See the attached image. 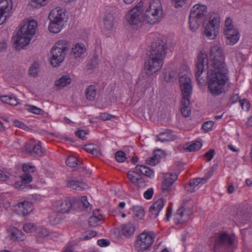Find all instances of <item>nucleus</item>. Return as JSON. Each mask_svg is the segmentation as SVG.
I'll return each instance as SVG.
<instances>
[{
	"label": "nucleus",
	"instance_id": "f257e3e1",
	"mask_svg": "<svg viewBox=\"0 0 252 252\" xmlns=\"http://www.w3.org/2000/svg\"><path fill=\"white\" fill-rule=\"evenodd\" d=\"M208 56L205 52H200L195 64V77L199 83L208 79V91L213 96H219L225 93V86L229 80L228 70L209 69Z\"/></svg>",
	"mask_w": 252,
	"mask_h": 252
},
{
	"label": "nucleus",
	"instance_id": "f03ea898",
	"mask_svg": "<svg viewBox=\"0 0 252 252\" xmlns=\"http://www.w3.org/2000/svg\"><path fill=\"white\" fill-rule=\"evenodd\" d=\"M37 25L34 20L23 23L15 37L14 44L17 50H20L30 43L35 34Z\"/></svg>",
	"mask_w": 252,
	"mask_h": 252
},
{
	"label": "nucleus",
	"instance_id": "7ed1b4c3",
	"mask_svg": "<svg viewBox=\"0 0 252 252\" xmlns=\"http://www.w3.org/2000/svg\"><path fill=\"white\" fill-rule=\"evenodd\" d=\"M145 21L150 24L160 22L163 17L162 6L160 0H151L145 7Z\"/></svg>",
	"mask_w": 252,
	"mask_h": 252
},
{
	"label": "nucleus",
	"instance_id": "20e7f679",
	"mask_svg": "<svg viewBox=\"0 0 252 252\" xmlns=\"http://www.w3.org/2000/svg\"><path fill=\"white\" fill-rule=\"evenodd\" d=\"M220 19L218 13H209V20L203 24V35L209 39H215L220 31Z\"/></svg>",
	"mask_w": 252,
	"mask_h": 252
},
{
	"label": "nucleus",
	"instance_id": "39448f33",
	"mask_svg": "<svg viewBox=\"0 0 252 252\" xmlns=\"http://www.w3.org/2000/svg\"><path fill=\"white\" fill-rule=\"evenodd\" d=\"M68 49V42L66 40L59 41L54 45L51 51L50 63L53 67L59 66L64 61Z\"/></svg>",
	"mask_w": 252,
	"mask_h": 252
},
{
	"label": "nucleus",
	"instance_id": "423d86ee",
	"mask_svg": "<svg viewBox=\"0 0 252 252\" xmlns=\"http://www.w3.org/2000/svg\"><path fill=\"white\" fill-rule=\"evenodd\" d=\"M207 10V7L204 4H197L192 7L189 21L190 29L192 31H195L198 29Z\"/></svg>",
	"mask_w": 252,
	"mask_h": 252
},
{
	"label": "nucleus",
	"instance_id": "0eeeda50",
	"mask_svg": "<svg viewBox=\"0 0 252 252\" xmlns=\"http://www.w3.org/2000/svg\"><path fill=\"white\" fill-rule=\"evenodd\" d=\"M211 64L209 69L227 68L223 50L220 44H214L210 48Z\"/></svg>",
	"mask_w": 252,
	"mask_h": 252
},
{
	"label": "nucleus",
	"instance_id": "6e6552de",
	"mask_svg": "<svg viewBox=\"0 0 252 252\" xmlns=\"http://www.w3.org/2000/svg\"><path fill=\"white\" fill-rule=\"evenodd\" d=\"M156 235L153 232H143L140 234L136 238L134 247L138 252H143L148 250L152 245L155 239Z\"/></svg>",
	"mask_w": 252,
	"mask_h": 252
},
{
	"label": "nucleus",
	"instance_id": "1a4fd4ad",
	"mask_svg": "<svg viewBox=\"0 0 252 252\" xmlns=\"http://www.w3.org/2000/svg\"><path fill=\"white\" fill-rule=\"evenodd\" d=\"M143 3L140 1L126 14L127 23L130 25L138 26L141 24L145 20L144 15L143 14Z\"/></svg>",
	"mask_w": 252,
	"mask_h": 252
},
{
	"label": "nucleus",
	"instance_id": "9d476101",
	"mask_svg": "<svg viewBox=\"0 0 252 252\" xmlns=\"http://www.w3.org/2000/svg\"><path fill=\"white\" fill-rule=\"evenodd\" d=\"M167 49V45L165 42L158 39L152 43L149 56L163 62Z\"/></svg>",
	"mask_w": 252,
	"mask_h": 252
},
{
	"label": "nucleus",
	"instance_id": "9b49d317",
	"mask_svg": "<svg viewBox=\"0 0 252 252\" xmlns=\"http://www.w3.org/2000/svg\"><path fill=\"white\" fill-rule=\"evenodd\" d=\"M233 239L226 233H220L215 240L214 251L216 252L225 251L232 246Z\"/></svg>",
	"mask_w": 252,
	"mask_h": 252
},
{
	"label": "nucleus",
	"instance_id": "f8f14e48",
	"mask_svg": "<svg viewBox=\"0 0 252 252\" xmlns=\"http://www.w3.org/2000/svg\"><path fill=\"white\" fill-rule=\"evenodd\" d=\"M163 64V62L160 60L149 56V58L145 62L144 69L146 75L149 77L158 72Z\"/></svg>",
	"mask_w": 252,
	"mask_h": 252
},
{
	"label": "nucleus",
	"instance_id": "ddd939ff",
	"mask_svg": "<svg viewBox=\"0 0 252 252\" xmlns=\"http://www.w3.org/2000/svg\"><path fill=\"white\" fill-rule=\"evenodd\" d=\"M179 82L182 93V99H188L190 100L192 86L189 76L187 74L181 75L179 79Z\"/></svg>",
	"mask_w": 252,
	"mask_h": 252
},
{
	"label": "nucleus",
	"instance_id": "4468645a",
	"mask_svg": "<svg viewBox=\"0 0 252 252\" xmlns=\"http://www.w3.org/2000/svg\"><path fill=\"white\" fill-rule=\"evenodd\" d=\"M13 5L12 0L0 1V25L3 24L11 16L13 12Z\"/></svg>",
	"mask_w": 252,
	"mask_h": 252
},
{
	"label": "nucleus",
	"instance_id": "2eb2a0df",
	"mask_svg": "<svg viewBox=\"0 0 252 252\" xmlns=\"http://www.w3.org/2000/svg\"><path fill=\"white\" fill-rule=\"evenodd\" d=\"M191 207H187L186 205L180 208L174 215V220L176 224H183L188 220L192 214Z\"/></svg>",
	"mask_w": 252,
	"mask_h": 252
},
{
	"label": "nucleus",
	"instance_id": "dca6fc26",
	"mask_svg": "<svg viewBox=\"0 0 252 252\" xmlns=\"http://www.w3.org/2000/svg\"><path fill=\"white\" fill-rule=\"evenodd\" d=\"M178 178L175 173H166L163 174L161 189L163 192L168 193L172 191V186Z\"/></svg>",
	"mask_w": 252,
	"mask_h": 252
},
{
	"label": "nucleus",
	"instance_id": "f3484780",
	"mask_svg": "<svg viewBox=\"0 0 252 252\" xmlns=\"http://www.w3.org/2000/svg\"><path fill=\"white\" fill-rule=\"evenodd\" d=\"M24 150L30 155H35L38 156H42L45 154V150L43 148L39 142L35 143L34 141L27 142L24 147Z\"/></svg>",
	"mask_w": 252,
	"mask_h": 252
},
{
	"label": "nucleus",
	"instance_id": "a211bd4d",
	"mask_svg": "<svg viewBox=\"0 0 252 252\" xmlns=\"http://www.w3.org/2000/svg\"><path fill=\"white\" fill-rule=\"evenodd\" d=\"M72 207L71 202L67 200H60L53 202V209L55 211L61 214L68 213Z\"/></svg>",
	"mask_w": 252,
	"mask_h": 252
},
{
	"label": "nucleus",
	"instance_id": "6ab92c4d",
	"mask_svg": "<svg viewBox=\"0 0 252 252\" xmlns=\"http://www.w3.org/2000/svg\"><path fill=\"white\" fill-rule=\"evenodd\" d=\"M165 201L162 198H159L154 202L149 209V217L155 219L164 205Z\"/></svg>",
	"mask_w": 252,
	"mask_h": 252
},
{
	"label": "nucleus",
	"instance_id": "aec40b11",
	"mask_svg": "<svg viewBox=\"0 0 252 252\" xmlns=\"http://www.w3.org/2000/svg\"><path fill=\"white\" fill-rule=\"evenodd\" d=\"M224 34L226 36V43L228 45H233L239 40V33L235 28L224 30Z\"/></svg>",
	"mask_w": 252,
	"mask_h": 252
},
{
	"label": "nucleus",
	"instance_id": "412c9836",
	"mask_svg": "<svg viewBox=\"0 0 252 252\" xmlns=\"http://www.w3.org/2000/svg\"><path fill=\"white\" fill-rule=\"evenodd\" d=\"M49 18L51 20L63 24V21L65 19L64 10L59 7L55 8L50 12Z\"/></svg>",
	"mask_w": 252,
	"mask_h": 252
},
{
	"label": "nucleus",
	"instance_id": "4be33fe9",
	"mask_svg": "<svg viewBox=\"0 0 252 252\" xmlns=\"http://www.w3.org/2000/svg\"><path fill=\"white\" fill-rule=\"evenodd\" d=\"M15 207L18 213L22 216L28 215L33 209L32 203L28 201L18 203Z\"/></svg>",
	"mask_w": 252,
	"mask_h": 252
},
{
	"label": "nucleus",
	"instance_id": "5701e85b",
	"mask_svg": "<svg viewBox=\"0 0 252 252\" xmlns=\"http://www.w3.org/2000/svg\"><path fill=\"white\" fill-rule=\"evenodd\" d=\"M10 239L14 241H23L26 239L25 234L21 230L12 227L8 230Z\"/></svg>",
	"mask_w": 252,
	"mask_h": 252
},
{
	"label": "nucleus",
	"instance_id": "b1692460",
	"mask_svg": "<svg viewBox=\"0 0 252 252\" xmlns=\"http://www.w3.org/2000/svg\"><path fill=\"white\" fill-rule=\"evenodd\" d=\"M103 220V216L99 210H95L92 216L89 219V224L90 226L95 227L101 223Z\"/></svg>",
	"mask_w": 252,
	"mask_h": 252
},
{
	"label": "nucleus",
	"instance_id": "393cba45",
	"mask_svg": "<svg viewBox=\"0 0 252 252\" xmlns=\"http://www.w3.org/2000/svg\"><path fill=\"white\" fill-rule=\"evenodd\" d=\"M138 171H129L127 173V176L129 180L135 186L139 187V184L144 183L143 179L137 172Z\"/></svg>",
	"mask_w": 252,
	"mask_h": 252
},
{
	"label": "nucleus",
	"instance_id": "a878e982",
	"mask_svg": "<svg viewBox=\"0 0 252 252\" xmlns=\"http://www.w3.org/2000/svg\"><path fill=\"white\" fill-rule=\"evenodd\" d=\"M86 52V48L83 43H76L71 48V54L75 58H82Z\"/></svg>",
	"mask_w": 252,
	"mask_h": 252
},
{
	"label": "nucleus",
	"instance_id": "bb28decb",
	"mask_svg": "<svg viewBox=\"0 0 252 252\" xmlns=\"http://www.w3.org/2000/svg\"><path fill=\"white\" fill-rule=\"evenodd\" d=\"M67 186L73 189L79 191L86 189L88 188V185L85 183L74 180L67 181Z\"/></svg>",
	"mask_w": 252,
	"mask_h": 252
},
{
	"label": "nucleus",
	"instance_id": "cd10ccee",
	"mask_svg": "<svg viewBox=\"0 0 252 252\" xmlns=\"http://www.w3.org/2000/svg\"><path fill=\"white\" fill-rule=\"evenodd\" d=\"M181 112L185 117H188L191 114L190 100L188 99H182L181 103Z\"/></svg>",
	"mask_w": 252,
	"mask_h": 252
},
{
	"label": "nucleus",
	"instance_id": "c85d7f7f",
	"mask_svg": "<svg viewBox=\"0 0 252 252\" xmlns=\"http://www.w3.org/2000/svg\"><path fill=\"white\" fill-rule=\"evenodd\" d=\"M96 95V87L94 85H90L85 90V96L89 101L94 100Z\"/></svg>",
	"mask_w": 252,
	"mask_h": 252
},
{
	"label": "nucleus",
	"instance_id": "c756f323",
	"mask_svg": "<svg viewBox=\"0 0 252 252\" xmlns=\"http://www.w3.org/2000/svg\"><path fill=\"white\" fill-rule=\"evenodd\" d=\"M84 149L88 153H90L96 156H99L100 154V147L98 145L93 143L85 145Z\"/></svg>",
	"mask_w": 252,
	"mask_h": 252
},
{
	"label": "nucleus",
	"instance_id": "7c9ffc66",
	"mask_svg": "<svg viewBox=\"0 0 252 252\" xmlns=\"http://www.w3.org/2000/svg\"><path fill=\"white\" fill-rule=\"evenodd\" d=\"M202 146L199 141H192L187 143L184 146V149L187 152H194L199 150Z\"/></svg>",
	"mask_w": 252,
	"mask_h": 252
},
{
	"label": "nucleus",
	"instance_id": "2f4dec72",
	"mask_svg": "<svg viewBox=\"0 0 252 252\" xmlns=\"http://www.w3.org/2000/svg\"><path fill=\"white\" fill-rule=\"evenodd\" d=\"M71 83V78L68 75H64L55 82V85L58 89H61L68 85Z\"/></svg>",
	"mask_w": 252,
	"mask_h": 252
},
{
	"label": "nucleus",
	"instance_id": "473e14b6",
	"mask_svg": "<svg viewBox=\"0 0 252 252\" xmlns=\"http://www.w3.org/2000/svg\"><path fill=\"white\" fill-rule=\"evenodd\" d=\"M156 141H159L161 142H169L174 140L173 135L169 131H165L159 133L157 136Z\"/></svg>",
	"mask_w": 252,
	"mask_h": 252
},
{
	"label": "nucleus",
	"instance_id": "72a5a7b5",
	"mask_svg": "<svg viewBox=\"0 0 252 252\" xmlns=\"http://www.w3.org/2000/svg\"><path fill=\"white\" fill-rule=\"evenodd\" d=\"M135 231V226L131 222L126 223L122 227V233L126 237H129L133 235Z\"/></svg>",
	"mask_w": 252,
	"mask_h": 252
},
{
	"label": "nucleus",
	"instance_id": "f704fd0d",
	"mask_svg": "<svg viewBox=\"0 0 252 252\" xmlns=\"http://www.w3.org/2000/svg\"><path fill=\"white\" fill-rule=\"evenodd\" d=\"M135 170L139 171L142 174L149 178H152L154 176V171L145 166L137 165L135 168Z\"/></svg>",
	"mask_w": 252,
	"mask_h": 252
},
{
	"label": "nucleus",
	"instance_id": "c9c22d12",
	"mask_svg": "<svg viewBox=\"0 0 252 252\" xmlns=\"http://www.w3.org/2000/svg\"><path fill=\"white\" fill-rule=\"evenodd\" d=\"M103 24L107 30H111L114 26V17L111 13H108L104 16Z\"/></svg>",
	"mask_w": 252,
	"mask_h": 252
},
{
	"label": "nucleus",
	"instance_id": "e433bc0d",
	"mask_svg": "<svg viewBox=\"0 0 252 252\" xmlns=\"http://www.w3.org/2000/svg\"><path fill=\"white\" fill-rule=\"evenodd\" d=\"M179 76V74L177 70L173 69L164 73V79L166 82H174L177 80Z\"/></svg>",
	"mask_w": 252,
	"mask_h": 252
},
{
	"label": "nucleus",
	"instance_id": "4c0bfd02",
	"mask_svg": "<svg viewBox=\"0 0 252 252\" xmlns=\"http://www.w3.org/2000/svg\"><path fill=\"white\" fill-rule=\"evenodd\" d=\"M61 214L57 212L51 214L49 217L50 223L52 225H57L60 223L63 219Z\"/></svg>",
	"mask_w": 252,
	"mask_h": 252
},
{
	"label": "nucleus",
	"instance_id": "58836bf2",
	"mask_svg": "<svg viewBox=\"0 0 252 252\" xmlns=\"http://www.w3.org/2000/svg\"><path fill=\"white\" fill-rule=\"evenodd\" d=\"M51 21L48 27L49 31L55 33L60 32L62 29L63 24L52 20Z\"/></svg>",
	"mask_w": 252,
	"mask_h": 252
},
{
	"label": "nucleus",
	"instance_id": "ea45409f",
	"mask_svg": "<svg viewBox=\"0 0 252 252\" xmlns=\"http://www.w3.org/2000/svg\"><path fill=\"white\" fill-rule=\"evenodd\" d=\"M210 177H205L202 178H197V179H193L191 180L189 182L191 184L192 186H193L194 188L196 189H198L201 186L206 183L207 180Z\"/></svg>",
	"mask_w": 252,
	"mask_h": 252
},
{
	"label": "nucleus",
	"instance_id": "a19ab883",
	"mask_svg": "<svg viewBox=\"0 0 252 252\" xmlns=\"http://www.w3.org/2000/svg\"><path fill=\"white\" fill-rule=\"evenodd\" d=\"M66 164L68 166L75 167L82 164V161L74 156H70L66 160Z\"/></svg>",
	"mask_w": 252,
	"mask_h": 252
},
{
	"label": "nucleus",
	"instance_id": "79ce46f5",
	"mask_svg": "<svg viewBox=\"0 0 252 252\" xmlns=\"http://www.w3.org/2000/svg\"><path fill=\"white\" fill-rule=\"evenodd\" d=\"M39 71V64L37 63H34L32 64L29 70V74L32 77H37Z\"/></svg>",
	"mask_w": 252,
	"mask_h": 252
},
{
	"label": "nucleus",
	"instance_id": "37998d69",
	"mask_svg": "<svg viewBox=\"0 0 252 252\" xmlns=\"http://www.w3.org/2000/svg\"><path fill=\"white\" fill-rule=\"evenodd\" d=\"M132 211L134 216L138 219H142L144 216V210L141 207L134 206Z\"/></svg>",
	"mask_w": 252,
	"mask_h": 252
},
{
	"label": "nucleus",
	"instance_id": "c03bdc74",
	"mask_svg": "<svg viewBox=\"0 0 252 252\" xmlns=\"http://www.w3.org/2000/svg\"><path fill=\"white\" fill-rule=\"evenodd\" d=\"M26 109L28 111L37 115L42 114L44 112L41 109L33 105H27Z\"/></svg>",
	"mask_w": 252,
	"mask_h": 252
},
{
	"label": "nucleus",
	"instance_id": "a18cd8bd",
	"mask_svg": "<svg viewBox=\"0 0 252 252\" xmlns=\"http://www.w3.org/2000/svg\"><path fill=\"white\" fill-rule=\"evenodd\" d=\"M235 62L239 65L242 64L245 60V56L241 52H238L235 54Z\"/></svg>",
	"mask_w": 252,
	"mask_h": 252
},
{
	"label": "nucleus",
	"instance_id": "49530a36",
	"mask_svg": "<svg viewBox=\"0 0 252 252\" xmlns=\"http://www.w3.org/2000/svg\"><path fill=\"white\" fill-rule=\"evenodd\" d=\"M115 158L117 161L122 162L125 161L126 158L125 153L123 151H119L116 153Z\"/></svg>",
	"mask_w": 252,
	"mask_h": 252
},
{
	"label": "nucleus",
	"instance_id": "de8ad7c7",
	"mask_svg": "<svg viewBox=\"0 0 252 252\" xmlns=\"http://www.w3.org/2000/svg\"><path fill=\"white\" fill-rule=\"evenodd\" d=\"M96 235V232L93 230L86 231L82 236V240H87L94 237Z\"/></svg>",
	"mask_w": 252,
	"mask_h": 252
},
{
	"label": "nucleus",
	"instance_id": "09e8293b",
	"mask_svg": "<svg viewBox=\"0 0 252 252\" xmlns=\"http://www.w3.org/2000/svg\"><path fill=\"white\" fill-rule=\"evenodd\" d=\"M47 2V0H31V5L37 7L44 6Z\"/></svg>",
	"mask_w": 252,
	"mask_h": 252
},
{
	"label": "nucleus",
	"instance_id": "8fccbe9b",
	"mask_svg": "<svg viewBox=\"0 0 252 252\" xmlns=\"http://www.w3.org/2000/svg\"><path fill=\"white\" fill-rule=\"evenodd\" d=\"M23 229L27 233H31L35 230V227L33 223H28L23 226Z\"/></svg>",
	"mask_w": 252,
	"mask_h": 252
},
{
	"label": "nucleus",
	"instance_id": "3c124183",
	"mask_svg": "<svg viewBox=\"0 0 252 252\" xmlns=\"http://www.w3.org/2000/svg\"><path fill=\"white\" fill-rule=\"evenodd\" d=\"M151 79L148 77L144 79H139V82H138V85H144V91H145L149 87V85Z\"/></svg>",
	"mask_w": 252,
	"mask_h": 252
},
{
	"label": "nucleus",
	"instance_id": "603ef678",
	"mask_svg": "<svg viewBox=\"0 0 252 252\" xmlns=\"http://www.w3.org/2000/svg\"><path fill=\"white\" fill-rule=\"evenodd\" d=\"M22 184H29L32 181V177L30 174L24 173L21 176Z\"/></svg>",
	"mask_w": 252,
	"mask_h": 252
},
{
	"label": "nucleus",
	"instance_id": "864d4df0",
	"mask_svg": "<svg viewBox=\"0 0 252 252\" xmlns=\"http://www.w3.org/2000/svg\"><path fill=\"white\" fill-rule=\"evenodd\" d=\"M22 170L24 173L30 174L33 173L34 171V167L29 164H24L22 167Z\"/></svg>",
	"mask_w": 252,
	"mask_h": 252
},
{
	"label": "nucleus",
	"instance_id": "5fc2aeb1",
	"mask_svg": "<svg viewBox=\"0 0 252 252\" xmlns=\"http://www.w3.org/2000/svg\"><path fill=\"white\" fill-rule=\"evenodd\" d=\"M214 124V122L209 121L205 122L202 126V128L205 131H208L212 129V127Z\"/></svg>",
	"mask_w": 252,
	"mask_h": 252
},
{
	"label": "nucleus",
	"instance_id": "6e6d98bb",
	"mask_svg": "<svg viewBox=\"0 0 252 252\" xmlns=\"http://www.w3.org/2000/svg\"><path fill=\"white\" fill-rule=\"evenodd\" d=\"M241 106L243 109L246 111H249L250 108V103L246 99H243L240 101Z\"/></svg>",
	"mask_w": 252,
	"mask_h": 252
},
{
	"label": "nucleus",
	"instance_id": "4d7b16f0",
	"mask_svg": "<svg viewBox=\"0 0 252 252\" xmlns=\"http://www.w3.org/2000/svg\"><path fill=\"white\" fill-rule=\"evenodd\" d=\"M233 28H234V27L233 25L232 20L229 17H227L225 20V26L224 30H227V29H231Z\"/></svg>",
	"mask_w": 252,
	"mask_h": 252
},
{
	"label": "nucleus",
	"instance_id": "13d9d810",
	"mask_svg": "<svg viewBox=\"0 0 252 252\" xmlns=\"http://www.w3.org/2000/svg\"><path fill=\"white\" fill-rule=\"evenodd\" d=\"M215 155V150L213 149H211L208 152H207L204 155V156L207 158V160L208 161H210L214 157Z\"/></svg>",
	"mask_w": 252,
	"mask_h": 252
},
{
	"label": "nucleus",
	"instance_id": "bf43d9fd",
	"mask_svg": "<svg viewBox=\"0 0 252 252\" xmlns=\"http://www.w3.org/2000/svg\"><path fill=\"white\" fill-rule=\"evenodd\" d=\"M81 202L83 207L86 209L90 208L91 205L88 202L87 200V197L86 196H83L81 197Z\"/></svg>",
	"mask_w": 252,
	"mask_h": 252
},
{
	"label": "nucleus",
	"instance_id": "052dcab7",
	"mask_svg": "<svg viewBox=\"0 0 252 252\" xmlns=\"http://www.w3.org/2000/svg\"><path fill=\"white\" fill-rule=\"evenodd\" d=\"M153 193V189L152 188H150L144 192V196L146 199H150L152 197Z\"/></svg>",
	"mask_w": 252,
	"mask_h": 252
},
{
	"label": "nucleus",
	"instance_id": "680f3d73",
	"mask_svg": "<svg viewBox=\"0 0 252 252\" xmlns=\"http://www.w3.org/2000/svg\"><path fill=\"white\" fill-rule=\"evenodd\" d=\"M86 132L84 130H79L75 133L76 136L82 140L86 139Z\"/></svg>",
	"mask_w": 252,
	"mask_h": 252
},
{
	"label": "nucleus",
	"instance_id": "e2e57ef3",
	"mask_svg": "<svg viewBox=\"0 0 252 252\" xmlns=\"http://www.w3.org/2000/svg\"><path fill=\"white\" fill-rule=\"evenodd\" d=\"M176 8L182 7L187 0H172Z\"/></svg>",
	"mask_w": 252,
	"mask_h": 252
},
{
	"label": "nucleus",
	"instance_id": "0e129e2a",
	"mask_svg": "<svg viewBox=\"0 0 252 252\" xmlns=\"http://www.w3.org/2000/svg\"><path fill=\"white\" fill-rule=\"evenodd\" d=\"M38 234L41 237H45L48 235L49 232L48 230L45 228H40L38 231Z\"/></svg>",
	"mask_w": 252,
	"mask_h": 252
},
{
	"label": "nucleus",
	"instance_id": "69168bd1",
	"mask_svg": "<svg viewBox=\"0 0 252 252\" xmlns=\"http://www.w3.org/2000/svg\"><path fill=\"white\" fill-rule=\"evenodd\" d=\"M97 244L100 247H106L110 244V242L107 239H100L97 241Z\"/></svg>",
	"mask_w": 252,
	"mask_h": 252
},
{
	"label": "nucleus",
	"instance_id": "338daca9",
	"mask_svg": "<svg viewBox=\"0 0 252 252\" xmlns=\"http://www.w3.org/2000/svg\"><path fill=\"white\" fill-rule=\"evenodd\" d=\"M185 189L187 191L190 192H193L196 190L190 182L185 186Z\"/></svg>",
	"mask_w": 252,
	"mask_h": 252
},
{
	"label": "nucleus",
	"instance_id": "774afa93",
	"mask_svg": "<svg viewBox=\"0 0 252 252\" xmlns=\"http://www.w3.org/2000/svg\"><path fill=\"white\" fill-rule=\"evenodd\" d=\"M148 161V163L152 166L156 165L157 163H158V159L156 156H154L149 158V159L147 160Z\"/></svg>",
	"mask_w": 252,
	"mask_h": 252
}]
</instances>
